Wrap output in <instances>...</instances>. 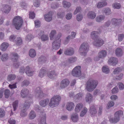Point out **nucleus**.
Instances as JSON below:
<instances>
[{
    "label": "nucleus",
    "instance_id": "53",
    "mask_svg": "<svg viewBox=\"0 0 124 124\" xmlns=\"http://www.w3.org/2000/svg\"><path fill=\"white\" fill-rule=\"evenodd\" d=\"M112 6L114 8L119 9L121 7V5L117 3H115L112 4Z\"/></svg>",
    "mask_w": 124,
    "mask_h": 124
},
{
    "label": "nucleus",
    "instance_id": "24",
    "mask_svg": "<svg viewBox=\"0 0 124 124\" xmlns=\"http://www.w3.org/2000/svg\"><path fill=\"white\" fill-rule=\"evenodd\" d=\"M47 71L45 68H42L39 71V76L41 78L43 77L46 74Z\"/></svg>",
    "mask_w": 124,
    "mask_h": 124
},
{
    "label": "nucleus",
    "instance_id": "43",
    "mask_svg": "<svg viewBox=\"0 0 124 124\" xmlns=\"http://www.w3.org/2000/svg\"><path fill=\"white\" fill-rule=\"evenodd\" d=\"M16 78L15 75L14 74H11L9 75L8 77V81H10L11 80H14Z\"/></svg>",
    "mask_w": 124,
    "mask_h": 124
},
{
    "label": "nucleus",
    "instance_id": "49",
    "mask_svg": "<svg viewBox=\"0 0 124 124\" xmlns=\"http://www.w3.org/2000/svg\"><path fill=\"white\" fill-rule=\"evenodd\" d=\"M33 38V36L31 34H28L26 36V40L30 41Z\"/></svg>",
    "mask_w": 124,
    "mask_h": 124
},
{
    "label": "nucleus",
    "instance_id": "10",
    "mask_svg": "<svg viewBox=\"0 0 124 124\" xmlns=\"http://www.w3.org/2000/svg\"><path fill=\"white\" fill-rule=\"evenodd\" d=\"M35 94V96L39 99L41 98L45 95V94L43 93L40 87H38L36 88L34 91Z\"/></svg>",
    "mask_w": 124,
    "mask_h": 124
},
{
    "label": "nucleus",
    "instance_id": "26",
    "mask_svg": "<svg viewBox=\"0 0 124 124\" xmlns=\"http://www.w3.org/2000/svg\"><path fill=\"white\" fill-rule=\"evenodd\" d=\"M115 52L116 56L118 57L121 56L123 53L122 49L119 48H117L116 49Z\"/></svg>",
    "mask_w": 124,
    "mask_h": 124
},
{
    "label": "nucleus",
    "instance_id": "27",
    "mask_svg": "<svg viewBox=\"0 0 124 124\" xmlns=\"http://www.w3.org/2000/svg\"><path fill=\"white\" fill-rule=\"evenodd\" d=\"M42 32H41L40 33V36L39 34H38L37 36L39 38L40 37L42 41H45L47 40L48 39V36L45 35H42L41 36V34L42 33Z\"/></svg>",
    "mask_w": 124,
    "mask_h": 124
},
{
    "label": "nucleus",
    "instance_id": "2",
    "mask_svg": "<svg viewBox=\"0 0 124 124\" xmlns=\"http://www.w3.org/2000/svg\"><path fill=\"white\" fill-rule=\"evenodd\" d=\"M23 23L22 18L19 16H15L13 19L12 24L17 30H19L22 27Z\"/></svg>",
    "mask_w": 124,
    "mask_h": 124
},
{
    "label": "nucleus",
    "instance_id": "54",
    "mask_svg": "<svg viewBox=\"0 0 124 124\" xmlns=\"http://www.w3.org/2000/svg\"><path fill=\"white\" fill-rule=\"evenodd\" d=\"M121 71V69L119 67L115 68L114 70L113 74H117Z\"/></svg>",
    "mask_w": 124,
    "mask_h": 124
},
{
    "label": "nucleus",
    "instance_id": "30",
    "mask_svg": "<svg viewBox=\"0 0 124 124\" xmlns=\"http://www.w3.org/2000/svg\"><path fill=\"white\" fill-rule=\"evenodd\" d=\"M95 13L92 11H90L87 14L88 18L91 19H93L96 17Z\"/></svg>",
    "mask_w": 124,
    "mask_h": 124
},
{
    "label": "nucleus",
    "instance_id": "33",
    "mask_svg": "<svg viewBox=\"0 0 124 124\" xmlns=\"http://www.w3.org/2000/svg\"><path fill=\"white\" fill-rule=\"evenodd\" d=\"M46 57L42 55L39 57L38 59V62L39 63L43 64L46 62Z\"/></svg>",
    "mask_w": 124,
    "mask_h": 124
},
{
    "label": "nucleus",
    "instance_id": "64",
    "mask_svg": "<svg viewBox=\"0 0 124 124\" xmlns=\"http://www.w3.org/2000/svg\"><path fill=\"white\" fill-rule=\"evenodd\" d=\"M72 14L70 13H68L66 16V18L67 20H69L71 19L72 17Z\"/></svg>",
    "mask_w": 124,
    "mask_h": 124
},
{
    "label": "nucleus",
    "instance_id": "46",
    "mask_svg": "<svg viewBox=\"0 0 124 124\" xmlns=\"http://www.w3.org/2000/svg\"><path fill=\"white\" fill-rule=\"evenodd\" d=\"M30 106V102L29 101H26L24 104L23 108H26L27 109L29 108Z\"/></svg>",
    "mask_w": 124,
    "mask_h": 124
},
{
    "label": "nucleus",
    "instance_id": "48",
    "mask_svg": "<svg viewBox=\"0 0 124 124\" xmlns=\"http://www.w3.org/2000/svg\"><path fill=\"white\" fill-rule=\"evenodd\" d=\"M10 94L9 90L8 89H6L4 91V94L5 98H8Z\"/></svg>",
    "mask_w": 124,
    "mask_h": 124
},
{
    "label": "nucleus",
    "instance_id": "59",
    "mask_svg": "<svg viewBox=\"0 0 124 124\" xmlns=\"http://www.w3.org/2000/svg\"><path fill=\"white\" fill-rule=\"evenodd\" d=\"M124 37V35L123 34H119L118 36V39L119 41H121Z\"/></svg>",
    "mask_w": 124,
    "mask_h": 124
},
{
    "label": "nucleus",
    "instance_id": "13",
    "mask_svg": "<svg viewBox=\"0 0 124 124\" xmlns=\"http://www.w3.org/2000/svg\"><path fill=\"white\" fill-rule=\"evenodd\" d=\"M69 81L67 79H65L61 82L60 85V87L61 88H63L66 87L69 85Z\"/></svg>",
    "mask_w": 124,
    "mask_h": 124
},
{
    "label": "nucleus",
    "instance_id": "7",
    "mask_svg": "<svg viewBox=\"0 0 124 124\" xmlns=\"http://www.w3.org/2000/svg\"><path fill=\"white\" fill-rule=\"evenodd\" d=\"M89 48V45L88 43L84 42L80 45L79 49V52L82 55H85L88 51Z\"/></svg>",
    "mask_w": 124,
    "mask_h": 124
},
{
    "label": "nucleus",
    "instance_id": "44",
    "mask_svg": "<svg viewBox=\"0 0 124 124\" xmlns=\"http://www.w3.org/2000/svg\"><path fill=\"white\" fill-rule=\"evenodd\" d=\"M56 33V31L54 30L51 31L50 34V40H52L54 35Z\"/></svg>",
    "mask_w": 124,
    "mask_h": 124
},
{
    "label": "nucleus",
    "instance_id": "34",
    "mask_svg": "<svg viewBox=\"0 0 124 124\" xmlns=\"http://www.w3.org/2000/svg\"><path fill=\"white\" fill-rule=\"evenodd\" d=\"M9 46V44L7 43L4 42L1 45V50L3 51H5Z\"/></svg>",
    "mask_w": 124,
    "mask_h": 124
},
{
    "label": "nucleus",
    "instance_id": "20",
    "mask_svg": "<svg viewBox=\"0 0 124 124\" xmlns=\"http://www.w3.org/2000/svg\"><path fill=\"white\" fill-rule=\"evenodd\" d=\"M45 19L47 22H50L52 19V13L51 11L49 12L47 14L45 15L44 16Z\"/></svg>",
    "mask_w": 124,
    "mask_h": 124
},
{
    "label": "nucleus",
    "instance_id": "41",
    "mask_svg": "<svg viewBox=\"0 0 124 124\" xmlns=\"http://www.w3.org/2000/svg\"><path fill=\"white\" fill-rule=\"evenodd\" d=\"M83 95V93H82L80 92L76 94L75 96V97L77 99H81L82 98Z\"/></svg>",
    "mask_w": 124,
    "mask_h": 124
},
{
    "label": "nucleus",
    "instance_id": "25",
    "mask_svg": "<svg viewBox=\"0 0 124 124\" xmlns=\"http://www.w3.org/2000/svg\"><path fill=\"white\" fill-rule=\"evenodd\" d=\"M49 102V99H46L41 101L39 102V104L41 106L44 107L48 104Z\"/></svg>",
    "mask_w": 124,
    "mask_h": 124
},
{
    "label": "nucleus",
    "instance_id": "57",
    "mask_svg": "<svg viewBox=\"0 0 124 124\" xmlns=\"http://www.w3.org/2000/svg\"><path fill=\"white\" fill-rule=\"evenodd\" d=\"M118 89L117 87L116 86L114 88L111 90V93L112 94H115L118 92Z\"/></svg>",
    "mask_w": 124,
    "mask_h": 124
},
{
    "label": "nucleus",
    "instance_id": "29",
    "mask_svg": "<svg viewBox=\"0 0 124 124\" xmlns=\"http://www.w3.org/2000/svg\"><path fill=\"white\" fill-rule=\"evenodd\" d=\"M83 106V104L81 103H79L77 104L76 106L75 110L76 112H79Z\"/></svg>",
    "mask_w": 124,
    "mask_h": 124
},
{
    "label": "nucleus",
    "instance_id": "3",
    "mask_svg": "<svg viewBox=\"0 0 124 124\" xmlns=\"http://www.w3.org/2000/svg\"><path fill=\"white\" fill-rule=\"evenodd\" d=\"M86 89L89 92L93 91L96 87L98 84L97 81L89 79L86 82Z\"/></svg>",
    "mask_w": 124,
    "mask_h": 124
},
{
    "label": "nucleus",
    "instance_id": "51",
    "mask_svg": "<svg viewBox=\"0 0 124 124\" xmlns=\"http://www.w3.org/2000/svg\"><path fill=\"white\" fill-rule=\"evenodd\" d=\"M30 83L29 81L27 80H25L23 81L21 83V86H27Z\"/></svg>",
    "mask_w": 124,
    "mask_h": 124
},
{
    "label": "nucleus",
    "instance_id": "15",
    "mask_svg": "<svg viewBox=\"0 0 124 124\" xmlns=\"http://www.w3.org/2000/svg\"><path fill=\"white\" fill-rule=\"evenodd\" d=\"M46 114L45 113L43 112L40 116V122L39 124H47L46 123Z\"/></svg>",
    "mask_w": 124,
    "mask_h": 124
},
{
    "label": "nucleus",
    "instance_id": "45",
    "mask_svg": "<svg viewBox=\"0 0 124 124\" xmlns=\"http://www.w3.org/2000/svg\"><path fill=\"white\" fill-rule=\"evenodd\" d=\"M87 111V109L85 107L83 109L80 113V116L81 117L84 116V115L86 113Z\"/></svg>",
    "mask_w": 124,
    "mask_h": 124
},
{
    "label": "nucleus",
    "instance_id": "18",
    "mask_svg": "<svg viewBox=\"0 0 124 124\" xmlns=\"http://www.w3.org/2000/svg\"><path fill=\"white\" fill-rule=\"evenodd\" d=\"M57 75L54 70L51 71L47 73V76L48 77L54 79Z\"/></svg>",
    "mask_w": 124,
    "mask_h": 124
},
{
    "label": "nucleus",
    "instance_id": "8",
    "mask_svg": "<svg viewBox=\"0 0 124 124\" xmlns=\"http://www.w3.org/2000/svg\"><path fill=\"white\" fill-rule=\"evenodd\" d=\"M25 72L28 76H31L32 75L34 71L32 68H30L28 66H27L25 68L23 67H21L19 70V72L23 73Z\"/></svg>",
    "mask_w": 124,
    "mask_h": 124
},
{
    "label": "nucleus",
    "instance_id": "42",
    "mask_svg": "<svg viewBox=\"0 0 124 124\" xmlns=\"http://www.w3.org/2000/svg\"><path fill=\"white\" fill-rule=\"evenodd\" d=\"M15 41L16 45L18 46L21 45L22 42V39L20 37L17 38Z\"/></svg>",
    "mask_w": 124,
    "mask_h": 124
},
{
    "label": "nucleus",
    "instance_id": "22",
    "mask_svg": "<svg viewBox=\"0 0 124 124\" xmlns=\"http://www.w3.org/2000/svg\"><path fill=\"white\" fill-rule=\"evenodd\" d=\"M29 93V90L27 89H23L21 91L20 94L22 97H26Z\"/></svg>",
    "mask_w": 124,
    "mask_h": 124
},
{
    "label": "nucleus",
    "instance_id": "50",
    "mask_svg": "<svg viewBox=\"0 0 124 124\" xmlns=\"http://www.w3.org/2000/svg\"><path fill=\"white\" fill-rule=\"evenodd\" d=\"M115 104L114 101H109L107 104V108H109L114 106Z\"/></svg>",
    "mask_w": 124,
    "mask_h": 124
},
{
    "label": "nucleus",
    "instance_id": "61",
    "mask_svg": "<svg viewBox=\"0 0 124 124\" xmlns=\"http://www.w3.org/2000/svg\"><path fill=\"white\" fill-rule=\"evenodd\" d=\"M83 18V16L82 15L78 14L76 17L77 20L78 21L81 20Z\"/></svg>",
    "mask_w": 124,
    "mask_h": 124
},
{
    "label": "nucleus",
    "instance_id": "9",
    "mask_svg": "<svg viewBox=\"0 0 124 124\" xmlns=\"http://www.w3.org/2000/svg\"><path fill=\"white\" fill-rule=\"evenodd\" d=\"M81 74V67L78 66L76 67L72 70L71 74L74 77H78Z\"/></svg>",
    "mask_w": 124,
    "mask_h": 124
},
{
    "label": "nucleus",
    "instance_id": "52",
    "mask_svg": "<svg viewBox=\"0 0 124 124\" xmlns=\"http://www.w3.org/2000/svg\"><path fill=\"white\" fill-rule=\"evenodd\" d=\"M18 101H15L13 103V106L14 108V110L15 111L16 109L18 106Z\"/></svg>",
    "mask_w": 124,
    "mask_h": 124
},
{
    "label": "nucleus",
    "instance_id": "60",
    "mask_svg": "<svg viewBox=\"0 0 124 124\" xmlns=\"http://www.w3.org/2000/svg\"><path fill=\"white\" fill-rule=\"evenodd\" d=\"M35 14L34 12H30L29 15V18L31 19H33L35 17Z\"/></svg>",
    "mask_w": 124,
    "mask_h": 124
},
{
    "label": "nucleus",
    "instance_id": "21",
    "mask_svg": "<svg viewBox=\"0 0 124 124\" xmlns=\"http://www.w3.org/2000/svg\"><path fill=\"white\" fill-rule=\"evenodd\" d=\"M89 111L91 115V116H95L97 112L96 109L94 105H93L92 106H91Z\"/></svg>",
    "mask_w": 124,
    "mask_h": 124
},
{
    "label": "nucleus",
    "instance_id": "40",
    "mask_svg": "<svg viewBox=\"0 0 124 124\" xmlns=\"http://www.w3.org/2000/svg\"><path fill=\"white\" fill-rule=\"evenodd\" d=\"M77 60V58L76 57H71L69 58L68 61L69 63H72L75 62Z\"/></svg>",
    "mask_w": 124,
    "mask_h": 124
},
{
    "label": "nucleus",
    "instance_id": "16",
    "mask_svg": "<svg viewBox=\"0 0 124 124\" xmlns=\"http://www.w3.org/2000/svg\"><path fill=\"white\" fill-rule=\"evenodd\" d=\"M75 105L73 102H68L66 105V109L70 111L74 108Z\"/></svg>",
    "mask_w": 124,
    "mask_h": 124
},
{
    "label": "nucleus",
    "instance_id": "35",
    "mask_svg": "<svg viewBox=\"0 0 124 124\" xmlns=\"http://www.w3.org/2000/svg\"><path fill=\"white\" fill-rule=\"evenodd\" d=\"M105 18L104 16L100 15L97 16L96 18V21L97 22H100L104 20Z\"/></svg>",
    "mask_w": 124,
    "mask_h": 124
},
{
    "label": "nucleus",
    "instance_id": "1",
    "mask_svg": "<svg viewBox=\"0 0 124 124\" xmlns=\"http://www.w3.org/2000/svg\"><path fill=\"white\" fill-rule=\"evenodd\" d=\"M99 33L97 31H93L91 33V37L94 40L93 42V45L97 47H100L104 44V41L102 39L99 38L98 34Z\"/></svg>",
    "mask_w": 124,
    "mask_h": 124
},
{
    "label": "nucleus",
    "instance_id": "6",
    "mask_svg": "<svg viewBox=\"0 0 124 124\" xmlns=\"http://www.w3.org/2000/svg\"><path fill=\"white\" fill-rule=\"evenodd\" d=\"M61 36V34L59 33L55 38L54 40L52 43V47L55 50L58 49L59 48L61 43V39L60 38Z\"/></svg>",
    "mask_w": 124,
    "mask_h": 124
},
{
    "label": "nucleus",
    "instance_id": "19",
    "mask_svg": "<svg viewBox=\"0 0 124 124\" xmlns=\"http://www.w3.org/2000/svg\"><path fill=\"white\" fill-rule=\"evenodd\" d=\"M74 53V50L72 48H70L67 49L64 52V54L67 55H71Z\"/></svg>",
    "mask_w": 124,
    "mask_h": 124
},
{
    "label": "nucleus",
    "instance_id": "36",
    "mask_svg": "<svg viewBox=\"0 0 124 124\" xmlns=\"http://www.w3.org/2000/svg\"><path fill=\"white\" fill-rule=\"evenodd\" d=\"M36 52L35 50L33 49H31L29 51V55L30 57L33 58L36 56Z\"/></svg>",
    "mask_w": 124,
    "mask_h": 124
},
{
    "label": "nucleus",
    "instance_id": "38",
    "mask_svg": "<svg viewBox=\"0 0 124 124\" xmlns=\"http://www.w3.org/2000/svg\"><path fill=\"white\" fill-rule=\"evenodd\" d=\"M103 72L106 73H108L109 72V69L107 66H104L102 68Z\"/></svg>",
    "mask_w": 124,
    "mask_h": 124
},
{
    "label": "nucleus",
    "instance_id": "56",
    "mask_svg": "<svg viewBox=\"0 0 124 124\" xmlns=\"http://www.w3.org/2000/svg\"><path fill=\"white\" fill-rule=\"evenodd\" d=\"M8 58V55L7 54H4L2 55L1 59L3 61H5Z\"/></svg>",
    "mask_w": 124,
    "mask_h": 124
},
{
    "label": "nucleus",
    "instance_id": "55",
    "mask_svg": "<svg viewBox=\"0 0 124 124\" xmlns=\"http://www.w3.org/2000/svg\"><path fill=\"white\" fill-rule=\"evenodd\" d=\"M104 13L106 15H109L111 13L110 9L108 8H106L104 10Z\"/></svg>",
    "mask_w": 124,
    "mask_h": 124
},
{
    "label": "nucleus",
    "instance_id": "4",
    "mask_svg": "<svg viewBox=\"0 0 124 124\" xmlns=\"http://www.w3.org/2000/svg\"><path fill=\"white\" fill-rule=\"evenodd\" d=\"M61 100V97L59 95H54L51 99L49 105L52 108L56 107L59 105Z\"/></svg>",
    "mask_w": 124,
    "mask_h": 124
},
{
    "label": "nucleus",
    "instance_id": "23",
    "mask_svg": "<svg viewBox=\"0 0 124 124\" xmlns=\"http://www.w3.org/2000/svg\"><path fill=\"white\" fill-rule=\"evenodd\" d=\"M107 55V52L106 51L103 50L101 51L98 54V55L101 58L103 59L105 58Z\"/></svg>",
    "mask_w": 124,
    "mask_h": 124
},
{
    "label": "nucleus",
    "instance_id": "62",
    "mask_svg": "<svg viewBox=\"0 0 124 124\" xmlns=\"http://www.w3.org/2000/svg\"><path fill=\"white\" fill-rule=\"evenodd\" d=\"M35 26L36 27H39L40 23L39 21L36 20L34 22Z\"/></svg>",
    "mask_w": 124,
    "mask_h": 124
},
{
    "label": "nucleus",
    "instance_id": "47",
    "mask_svg": "<svg viewBox=\"0 0 124 124\" xmlns=\"http://www.w3.org/2000/svg\"><path fill=\"white\" fill-rule=\"evenodd\" d=\"M62 3L64 7L65 8H69L71 5L70 3V2H67L65 1H63Z\"/></svg>",
    "mask_w": 124,
    "mask_h": 124
},
{
    "label": "nucleus",
    "instance_id": "31",
    "mask_svg": "<svg viewBox=\"0 0 124 124\" xmlns=\"http://www.w3.org/2000/svg\"><path fill=\"white\" fill-rule=\"evenodd\" d=\"M93 98L92 95L90 93H87L85 97L86 101L90 102L92 101Z\"/></svg>",
    "mask_w": 124,
    "mask_h": 124
},
{
    "label": "nucleus",
    "instance_id": "39",
    "mask_svg": "<svg viewBox=\"0 0 124 124\" xmlns=\"http://www.w3.org/2000/svg\"><path fill=\"white\" fill-rule=\"evenodd\" d=\"M36 116V114L35 112L31 110L29 114V118L31 119H34Z\"/></svg>",
    "mask_w": 124,
    "mask_h": 124
},
{
    "label": "nucleus",
    "instance_id": "14",
    "mask_svg": "<svg viewBox=\"0 0 124 124\" xmlns=\"http://www.w3.org/2000/svg\"><path fill=\"white\" fill-rule=\"evenodd\" d=\"M1 10L3 12L6 13H8L11 9V7L9 5L5 4L2 5Z\"/></svg>",
    "mask_w": 124,
    "mask_h": 124
},
{
    "label": "nucleus",
    "instance_id": "5",
    "mask_svg": "<svg viewBox=\"0 0 124 124\" xmlns=\"http://www.w3.org/2000/svg\"><path fill=\"white\" fill-rule=\"evenodd\" d=\"M123 112L122 110L118 111L116 112L114 114V118H110L109 119L110 122L115 124L118 122L120 120V117L123 115Z\"/></svg>",
    "mask_w": 124,
    "mask_h": 124
},
{
    "label": "nucleus",
    "instance_id": "37",
    "mask_svg": "<svg viewBox=\"0 0 124 124\" xmlns=\"http://www.w3.org/2000/svg\"><path fill=\"white\" fill-rule=\"evenodd\" d=\"M27 110V109L23 108V109L20 112V116L23 117H24L26 116L27 114V113L26 112Z\"/></svg>",
    "mask_w": 124,
    "mask_h": 124
},
{
    "label": "nucleus",
    "instance_id": "12",
    "mask_svg": "<svg viewBox=\"0 0 124 124\" xmlns=\"http://www.w3.org/2000/svg\"><path fill=\"white\" fill-rule=\"evenodd\" d=\"M108 62L110 65L115 66L117 63L118 60L116 57H111L109 59Z\"/></svg>",
    "mask_w": 124,
    "mask_h": 124
},
{
    "label": "nucleus",
    "instance_id": "28",
    "mask_svg": "<svg viewBox=\"0 0 124 124\" xmlns=\"http://www.w3.org/2000/svg\"><path fill=\"white\" fill-rule=\"evenodd\" d=\"M71 119L74 122H77L78 120V116L77 114L75 113L72 114L71 116Z\"/></svg>",
    "mask_w": 124,
    "mask_h": 124
},
{
    "label": "nucleus",
    "instance_id": "11",
    "mask_svg": "<svg viewBox=\"0 0 124 124\" xmlns=\"http://www.w3.org/2000/svg\"><path fill=\"white\" fill-rule=\"evenodd\" d=\"M12 55H13L12 60L14 62L13 63L14 66L16 68H18L19 66V62H17L18 58V55L16 53H12Z\"/></svg>",
    "mask_w": 124,
    "mask_h": 124
},
{
    "label": "nucleus",
    "instance_id": "63",
    "mask_svg": "<svg viewBox=\"0 0 124 124\" xmlns=\"http://www.w3.org/2000/svg\"><path fill=\"white\" fill-rule=\"evenodd\" d=\"M117 85L120 90H123L124 88V85L122 83H118Z\"/></svg>",
    "mask_w": 124,
    "mask_h": 124
},
{
    "label": "nucleus",
    "instance_id": "17",
    "mask_svg": "<svg viewBox=\"0 0 124 124\" xmlns=\"http://www.w3.org/2000/svg\"><path fill=\"white\" fill-rule=\"evenodd\" d=\"M122 19H116L113 18L111 20V22L113 24L116 26L119 25L121 23Z\"/></svg>",
    "mask_w": 124,
    "mask_h": 124
},
{
    "label": "nucleus",
    "instance_id": "32",
    "mask_svg": "<svg viewBox=\"0 0 124 124\" xmlns=\"http://www.w3.org/2000/svg\"><path fill=\"white\" fill-rule=\"evenodd\" d=\"M107 4L106 2L103 1L99 2L97 5V7L98 8L106 6Z\"/></svg>",
    "mask_w": 124,
    "mask_h": 124
},
{
    "label": "nucleus",
    "instance_id": "58",
    "mask_svg": "<svg viewBox=\"0 0 124 124\" xmlns=\"http://www.w3.org/2000/svg\"><path fill=\"white\" fill-rule=\"evenodd\" d=\"M65 15L64 12H62L61 13H58L57 14V16L58 18H62Z\"/></svg>",
    "mask_w": 124,
    "mask_h": 124
}]
</instances>
